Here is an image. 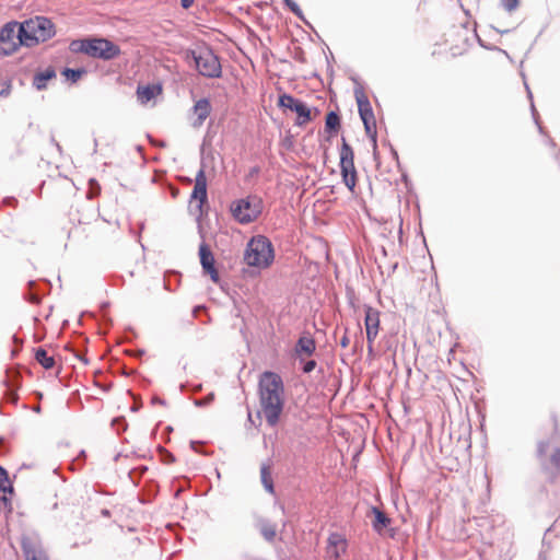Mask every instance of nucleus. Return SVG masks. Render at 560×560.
Masks as SVG:
<instances>
[{
    "instance_id": "obj_21",
    "label": "nucleus",
    "mask_w": 560,
    "mask_h": 560,
    "mask_svg": "<svg viewBox=\"0 0 560 560\" xmlns=\"http://www.w3.org/2000/svg\"><path fill=\"white\" fill-rule=\"evenodd\" d=\"M260 479H261V482L265 487V489L269 492V493H273L275 492V487H273V480H272V474H271V466L269 464H262L261 467H260Z\"/></svg>"
},
{
    "instance_id": "obj_17",
    "label": "nucleus",
    "mask_w": 560,
    "mask_h": 560,
    "mask_svg": "<svg viewBox=\"0 0 560 560\" xmlns=\"http://www.w3.org/2000/svg\"><path fill=\"white\" fill-rule=\"evenodd\" d=\"M372 513L374 514L373 528L375 532L383 535L390 524V520L377 508H373Z\"/></svg>"
},
{
    "instance_id": "obj_26",
    "label": "nucleus",
    "mask_w": 560,
    "mask_h": 560,
    "mask_svg": "<svg viewBox=\"0 0 560 560\" xmlns=\"http://www.w3.org/2000/svg\"><path fill=\"white\" fill-rule=\"evenodd\" d=\"M301 101L294 98L292 95L282 94L279 96L278 105L281 108L291 109L294 112L295 107L300 104Z\"/></svg>"
},
{
    "instance_id": "obj_22",
    "label": "nucleus",
    "mask_w": 560,
    "mask_h": 560,
    "mask_svg": "<svg viewBox=\"0 0 560 560\" xmlns=\"http://www.w3.org/2000/svg\"><path fill=\"white\" fill-rule=\"evenodd\" d=\"M259 533L267 541H273L277 536V525L268 521H260L258 524Z\"/></svg>"
},
{
    "instance_id": "obj_7",
    "label": "nucleus",
    "mask_w": 560,
    "mask_h": 560,
    "mask_svg": "<svg viewBox=\"0 0 560 560\" xmlns=\"http://www.w3.org/2000/svg\"><path fill=\"white\" fill-rule=\"evenodd\" d=\"M348 540L340 533H330L325 547V560H340L347 555Z\"/></svg>"
},
{
    "instance_id": "obj_15",
    "label": "nucleus",
    "mask_w": 560,
    "mask_h": 560,
    "mask_svg": "<svg viewBox=\"0 0 560 560\" xmlns=\"http://www.w3.org/2000/svg\"><path fill=\"white\" fill-rule=\"evenodd\" d=\"M192 110L194 115L197 117L195 125L200 126L210 115V102L207 98H201L195 103Z\"/></svg>"
},
{
    "instance_id": "obj_1",
    "label": "nucleus",
    "mask_w": 560,
    "mask_h": 560,
    "mask_svg": "<svg viewBox=\"0 0 560 560\" xmlns=\"http://www.w3.org/2000/svg\"><path fill=\"white\" fill-rule=\"evenodd\" d=\"M259 417L271 428L276 427L283 413L285 395L281 376L275 372H264L258 383Z\"/></svg>"
},
{
    "instance_id": "obj_13",
    "label": "nucleus",
    "mask_w": 560,
    "mask_h": 560,
    "mask_svg": "<svg viewBox=\"0 0 560 560\" xmlns=\"http://www.w3.org/2000/svg\"><path fill=\"white\" fill-rule=\"evenodd\" d=\"M316 349V343L311 335H303L299 338L295 346V353L303 360L304 357H311Z\"/></svg>"
},
{
    "instance_id": "obj_18",
    "label": "nucleus",
    "mask_w": 560,
    "mask_h": 560,
    "mask_svg": "<svg viewBox=\"0 0 560 560\" xmlns=\"http://www.w3.org/2000/svg\"><path fill=\"white\" fill-rule=\"evenodd\" d=\"M56 77V71L52 67L47 68L45 71L37 72L34 75L33 85L37 90H44L47 86V82Z\"/></svg>"
},
{
    "instance_id": "obj_12",
    "label": "nucleus",
    "mask_w": 560,
    "mask_h": 560,
    "mask_svg": "<svg viewBox=\"0 0 560 560\" xmlns=\"http://www.w3.org/2000/svg\"><path fill=\"white\" fill-rule=\"evenodd\" d=\"M200 262L206 273H208L211 280L215 283L219 282V272L214 267V258L210 249L206 245H201L199 248Z\"/></svg>"
},
{
    "instance_id": "obj_3",
    "label": "nucleus",
    "mask_w": 560,
    "mask_h": 560,
    "mask_svg": "<svg viewBox=\"0 0 560 560\" xmlns=\"http://www.w3.org/2000/svg\"><path fill=\"white\" fill-rule=\"evenodd\" d=\"M49 35L55 34L56 28L51 20L46 16L36 15L22 23L11 21L5 23L0 35Z\"/></svg>"
},
{
    "instance_id": "obj_6",
    "label": "nucleus",
    "mask_w": 560,
    "mask_h": 560,
    "mask_svg": "<svg viewBox=\"0 0 560 560\" xmlns=\"http://www.w3.org/2000/svg\"><path fill=\"white\" fill-rule=\"evenodd\" d=\"M196 68L200 74L209 78L219 77L221 65L211 51H202L194 56Z\"/></svg>"
},
{
    "instance_id": "obj_19",
    "label": "nucleus",
    "mask_w": 560,
    "mask_h": 560,
    "mask_svg": "<svg viewBox=\"0 0 560 560\" xmlns=\"http://www.w3.org/2000/svg\"><path fill=\"white\" fill-rule=\"evenodd\" d=\"M34 358L45 370L54 369L56 365L55 357L43 348L35 350Z\"/></svg>"
},
{
    "instance_id": "obj_8",
    "label": "nucleus",
    "mask_w": 560,
    "mask_h": 560,
    "mask_svg": "<svg viewBox=\"0 0 560 560\" xmlns=\"http://www.w3.org/2000/svg\"><path fill=\"white\" fill-rule=\"evenodd\" d=\"M380 312L376 308H373L371 306L365 307V317H364V325H365V331H366V340H368V352L370 355L373 354L374 351V341L378 335L380 331Z\"/></svg>"
},
{
    "instance_id": "obj_30",
    "label": "nucleus",
    "mask_w": 560,
    "mask_h": 560,
    "mask_svg": "<svg viewBox=\"0 0 560 560\" xmlns=\"http://www.w3.org/2000/svg\"><path fill=\"white\" fill-rule=\"evenodd\" d=\"M316 368V361L314 360H308L304 363L303 365V372L304 373H310L312 372L314 369Z\"/></svg>"
},
{
    "instance_id": "obj_28",
    "label": "nucleus",
    "mask_w": 560,
    "mask_h": 560,
    "mask_svg": "<svg viewBox=\"0 0 560 560\" xmlns=\"http://www.w3.org/2000/svg\"><path fill=\"white\" fill-rule=\"evenodd\" d=\"M0 490L3 492H12V485L7 470L0 466Z\"/></svg>"
},
{
    "instance_id": "obj_4",
    "label": "nucleus",
    "mask_w": 560,
    "mask_h": 560,
    "mask_svg": "<svg viewBox=\"0 0 560 560\" xmlns=\"http://www.w3.org/2000/svg\"><path fill=\"white\" fill-rule=\"evenodd\" d=\"M70 48L72 51H82L93 58L112 59L119 54V48L104 37L73 40Z\"/></svg>"
},
{
    "instance_id": "obj_27",
    "label": "nucleus",
    "mask_w": 560,
    "mask_h": 560,
    "mask_svg": "<svg viewBox=\"0 0 560 560\" xmlns=\"http://www.w3.org/2000/svg\"><path fill=\"white\" fill-rule=\"evenodd\" d=\"M25 560H48L46 553L42 549L35 547L24 548Z\"/></svg>"
},
{
    "instance_id": "obj_2",
    "label": "nucleus",
    "mask_w": 560,
    "mask_h": 560,
    "mask_svg": "<svg viewBox=\"0 0 560 560\" xmlns=\"http://www.w3.org/2000/svg\"><path fill=\"white\" fill-rule=\"evenodd\" d=\"M276 253L271 241L265 235H256L247 242V277L259 276L275 261Z\"/></svg>"
},
{
    "instance_id": "obj_20",
    "label": "nucleus",
    "mask_w": 560,
    "mask_h": 560,
    "mask_svg": "<svg viewBox=\"0 0 560 560\" xmlns=\"http://www.w3.org/2000/svg\"><path fill=\"white\" fill-rule=\"evenodd\" d=\"M294 112L298 115L295 124L300 127L308 124L313 119L311 109L303 102H300Z\"/></svg>"
},
{
    "instance_id": "obj_29",
    "label": "nucleus",
    "mask_w": 560,
    "mask_h": 560,
    "mask_svg": "<svg viewBox=\"0 0 560 560\" xmlns=\"http://www.w3.org/2000/svg\"><path fill=\"white\" fill-rule=\"evenodd\" d=\"M500 1H501V5L508 12L515 11L518 8L520 3H521V0H500Z\"/></svg>"
},
{
    "instance_id": "obj_23",
    "label": "nucleus",
    "mask_w": 560,
    "mask_h": 560,
    "mask_svg": "<svg viewBox=\"0 0 560 560\" xmlns=\"http://www.w3.org/2000/svg\"><path fill=\"white\" fill-rule=\"evenodd\" d=\"M244 208H245V200L244 199H237V200H234L231 202L230 205V213H231V217L240 222V223H244L245 222V214H244Z\"/></svg>"
},
{
    "instance_id": "obj_32",
    "label": "nucleus",
    "mask_w": 560,
    "mask_h": 560,
    "mask_svg": "<svg viewBox=\"0 0 560 560\" xmlns=\"http://www.w3.org/2000/svg\"><path fill=\"white\" fill-rule=\"evenodd\" d=\"M195 0H180V4L184 9H188L194 4Z\"/></svg>"
},
{
    "instance_id": "obj_25",
    "label": "nucleus",
    "mask_w": 560,
    "mask_h": 560,
    "mask_svg": "<svg viewBox=\"0 0 560 560\" xmlns=\"http://www.w3.org/2000/svg\"><path fill=\"white\" fill-rule=\"evenodd\" d=\"M85 73H86V70L84 68H80V69L66 68L61 72V74L66 78V80L71 83H77Z\"/></svg>"
},
{
    "instance_id": "obj_10",
    "label": "nucleus",
    "mask_w": 560,
    "mask_h": 560,
    "mask_svg": "<svg viewBox=\"0 0 560 560\" xmlns=\"http://www.w3.org/2000/svg\"><path fill=\"white\" fill-rule=\"evenodd\" d=\"M39 44V37H0V56L14 54L20 46L33 47Z\"/></svg>"
},
{
    "instance_id": "obj_9",
    "label": "nucleus",
    "mask_w": 560,
    "mask_h": 560,
    "mask_svg": "<svg viewBox=\"0 0 560 560\" xmlns=\"http://www.w3.org/2000/svg\"><path fill=\"white\" fill-rule=\"evenodd\" d=\"M355 100L358 103L359 114L364 124L365 130L369 135L376 132V120L369 102V98L362 91L355 92Z\"/></svg>"
},
{
    "instance_id": "obj_31",
    "label": "nucleus",
    "mask_w": 560,
    "mask_h": 560,
    "mask_svg": "<svg viewBox=\"0 0 560 560\" xmlns=\"http://www.w3.org/2000/svg\"><path fill=\"white\" fill-rule=\"evenodd\" d=\"M10 92H11V83L9 82V83H7V86L0 91V96L5 97L10 94Z\"/></svg>"
},
{
    "instance_id": "obj_16",
    "label": "nucleus",
    "mask_w": 560,
    "mask_h": 560,
    "mask_svg": "<svg viewBox=\"0 0 560 560\" xmlns=\"http://www.w3.org/2000/svg\"><path fill=\"white\" fill-rule=\"evenodd\" d=\"M162 93V88L160 85H143L138 86L137 96L141 104H147L152 98L156 97Z\"/></svg>"
},
{
    "instance_id": "obj_14",
    "label": "nucleus",
    "mask_w": 560,
    "mask_h": 560,
    "mask_svg": "<svg viewBox=\"0 0 560 560\" xmlns=\"http://www.w3.org/2000/svg\"><path fill=\"white\" fill-rule=\"evenodd\" d=\"M265 209L264 200L260 196H247V223L259 218Z\"/></svg>"
},
{
    "instance_id": "obj_24",
    "label": "nucleus",
    "mask_w": 560,
    "mask_h": 560,
    "mask_svg": "<svg viewBox=\"0 0 560 560\" xmlns=\"http://www.w3.org/2000/svg\"><path fill=\"white\" fill-rule=\"evenodd\" d=\"M325 129L327 132L337 133L340 129V117L335 112H329L325 119Z\"/></svg>"
},
{
    "instance_id": "obj_35",
    "label": "nucleus",
    "mask_w": 560,
    "mask_h": 560,
    "mask_svg": "<svg viewBox=\"0 0 560 560\" xmlns=\"http://www.w3.org/2000/svg\"><path fill=\"white\" fill-rule=\"evenodd\" d=\"M290 7H291L292 11H294L295 13H298V9H296V5H295V4H293V5H291V4H290Z\"/></svg>"
},
{
    "instance_id": "obj_5",
    "label": "nucleus",
    "mask_w": 560,
    "mask_h": 560,
    "mask_svg": "<svg viewBox=\"0 0 560 560\" xmlns=\"http://www.w3.org/2000/svg\"><path fill=\"white\" fill-rule=\"evenodd\" d=\"M340 171L343 184L351 192H354L358 180V173L354 166V153L345 138H342L340 148Z\"/></svg>"
},
{
    "instance_id": "obj_11",
    "label": "nucleus",
    "mask_w": 560,
    "mask_h": 560,
    "mask_svg": "<svg viewBox=\"0 0 560 560\" xmlns=\"http://www.w3.org/2000/svg\"><path fill=\"white\" fill-rule=\"evenodd\" d=\"M207 177L203 168H200L195 178V186L190 195V205H196L198 211H202L207 202Z\"/></svg>"
},
{
    "instance_id": "obj_33",
    "label": "nucleus",
    "mask_w": 560,
    "mask_h": 560,
    "mask_svg": "<svg viewBox=\"0 0 560 560\" xmlns=\"http://www.w3.org/2000/svg\"><path fill=\"white\" fill-rule=\"evenodd\" d=\"M340 343H341V347L346 348V347L348 346V343H349L348 338H347V337H343V338L341 339V342H340Z\"/></svg>"
},
{
    "instance_id": "obj_34",
    "label": "nucleus",
    "mask_w": 560,
    "mask_h": 560,
    "mask_svg": "<svg viewBox=\"0 0 560 560\" xmlns=\"http://www.w3.org/2000/svg\"><path fill=\"white\" fill-rule=\"evenodd\" d=\"M91 222L88 221V220H83V219H78V224L81 225V224H90Z\"/></svg>"
}]
</instances>
